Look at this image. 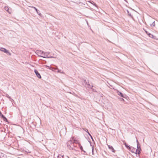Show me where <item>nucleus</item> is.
<instances>
[{
    "mask_svg": "<svg viewBox=\"0 0 158 158\" xmlns=\"http://www.w3.org/2000/svg\"><path fill=\"white\" fill-rule=\"evenodd\" d=\"M145 33L148 35V33H149L147 31H145Z\"/></svg>",
    "mask_w": 158,
    "mask_h": 158,
    "instance_id": "473e14b6",
    "label": "nucleus"
},
{
    "mask_svg": "<svg viewBox=\"0 0 158 158\" xmlns=\"http://www.w3.org/2000/svg\"><path fill=\"white\" fill-rule=\"evenodd\" d=\"M76 147V146H75L74 145V143H73L71 145H70V146H69L68 147V148H69V149H70V150H76V149L75 148Z\"/></svg>",
    "mask_w": 158,
    "mask_h": 158,
    "instance_id": "20e7f679",
    "label": "nucleus"
},
{
    "mask_svg": "<svg viewBox=\"0 0 158 158\" xmlns=\"http://www.w3.org/2000/svg\"><path fill=\"white\" fill-rule=\"evenodd\" d=\"M6 96L9 98L10 101H11L12 100H13L11 98V97H10L8 94H6Z\"/></svg>",
    "mask_w": 158,
    "mask_h": 158,
    "instance_id": "4468645a",
    "label": "nucleus"
},
{
    "mask_svg": "<svg viewBox=\"0 0 158 158\" xmlns=\"http://www.w3.org/2000/svg\"><path fill=\"white\" fill-rule=\"evenodd\" d=\"M58 72L59 73H64V72L63 71H61L60 70H59V69H58Z\"/></svg>",
    "mask_w": 158,
    "mask_h": 158,
    "instance_id": "5701e85b",
    "label": "nucleus"
},
{
    "mask_svg": "<svg viewBox=\"0 0 158 158\" xmlns=\"http://www.w3.org/2000/svg\"><path fill=\"white\" fill-rule=\"evenodd\" d=\"M94 150V148L93 147H92V152H93V150Z\"/></svg>",
    "mask_w": 158,
    "mask_h": 158,
    "instance_id": "72a5a7b5",
    "label": "nucleus"
},
{
    "mask_svg": "<svg viewBox=\"0 0 158 158\" xmlns=\"http://www.w3.org/2000/svg\"><path fill=\"white\" fill-rule=\"evenodd\" d=\"M136 142H137V144L138 146V145H139V143L137 139H136Z\"/></svg>",
    "mask_w": 158,
    "mask_h": 158,
    "instance_id": "c85d7f7f",
    "label": "nucleus"
},
{
    "mask_svg": "<svg viewBox=\"0 0 158 158\" xmlns=\"http://www.w3.org/2000/svg\"><path fill=\"white\" fill-rule=\"evenodd\" d=\"M86 85H87L86 86L89 88L92 89L93 87V85H90L89 84H86Z\"/></svg>",
    "mask_w": 158,
    "mask_h": 158,
    "instance_id": "f8f14e48",
    "label": "nucleus"
},
{
    "mask_svg": "<svg viewBox=\"0 0 158 158\" xmlns=\"http://www.w3.org/2000/svg\"><path fill=\"white\" fill-rule=\"evenodd\" d=\"M120 100L121 101H124V100L123 98H121L120 99Z\"/></svg>",
    "mask_w": 158,
    "mask_h": 158,
    "instance_id": "7c9ffc66",
    "label": "nucleus"
},
{
    "mask_svg": "<svg viewBox=\"0 0 158 158\" xmlns=\"http://www.w3.org/2000/svg\"><path fill=\"white\" fill-rule=\"evenodd\" d=\"M85 131L86 132H87L88 134V133H89V131H88V129H86L85 130Z\"/></svg>",
    "mask_w": 158,
    "mask_h": 158,
    "instance_id": "c756f323",
    "label": "nucleus"
},
{
    "mask_svg": "<svg viewBox=\"0 0 158 158\" xmlns=\"http://www.w3.org/2000/svg\"><path fill=\"white\" fill-rule=\"evenodd\" d=\"M91 138V139H92V140H93V137L92 136V137H90Z\"/></svg>",
    "mask_w": 158,
    "mask_h": 158,
    "instance_id": "f704fd0d",
    "label": "nucleus"
},
{
    "mask_svg": "<svg viewBox=\"0 0 158 158\" xmlns=\"http://www.w3.org/2000/svg\"><path fill=\"white\" fill-rule=\"evenodd\" d=\"M88 135L90 136V137H92V135H91L89 133H88Z\"/></svg>",
    "mask_w": 158,
    "mask_h": 158,
    "instance_id": "2f4dec72",
    "label": "nucleus"
},
{
    "mask_svg": "<svg viewBox=\"0 0 158 158\" xmlns=\"http://www.w3.org/2000/svg\"><path fill=\"white\" fill-rule=\"evenodd\" d=\"M127 12L128 14V15L131 17H132V16L131 15V13H129V12L127 10Z\"/></svg>",
    "mask_w": 158,
    "mask_h": 158,
    "instance_id": "b1692460",
    "label": "nucleus"
},
{
    "mask_svg": "<svg viewBox=\"0 0 158 158\" xmlns=\"http://www.w3.org/2000/svg\"><path fill=\"white\" fill-rule=\"evenodd\" d=\"M93 92H94V89H93Z\"/></svg>",
    "mask_w": 158,
    "mask_h": 158,
    "instance_id": "c9c22d12",
    "label": "nucleus"
},
{
    "mask_svg": "<svg viewBox=\"0 0 158 158\" xmlns=\"http://www.w3.org/2000/svg\"><path fill=\"white\" fill-rule=\"evenodd\" d=\"M124 144L125 145V147L127 149H129V148H130V147L126 143H124Z\"/></svg>",
    "mask_w": 158,
    "mask_h": 158,
    "instance_id": "2eb2a0df",
    "label": "nucleus"
},
{
    "mask_svg": "<svg viewBox=\"0 0 158 158\" xmlns=\"http://www.w3.org/2000/svg\"><path fill=\"white\" fill-rule=\"evenodd\" d=\"M155 26V21H154V22H153V23L151 25V26Z\"/></svg>",
    "mask_w": 158,
    "mask_h": 158,
    "instance_id": "bb28decb",
    "label": "nucleus"
},
{
    "mask_svg": "<svg viewBox=\"0 0 158 158\" xmlns=\"http://www.w3.org/2000/svg\"><path fill=\"white\" fill-rule=\"evenodd\" d=\"M2 118L3 119V120L4 121H6V122H7L8 123L7 119L6 118L5 116L3 117Z\"/></svg>",
    "mask_w": 158,
    "mask_h": 158,
    "instance_id": "f3484780",
    "label": "nucleus"
},
{
    "mask_svg": "<svg viewBox=\"0 0 158 158\" xmlns=\"http://www.w3.org/2000/svg\"><path fill=\"white\" fill-rule=\"evenodd\" d=\"M63 157H64L63 156H58V158H63Z\"/></svg>",
    "mask_w": 158,
    "mask_h": 158,
    "instance_id": "cd10ccee",
    "label": "nucleus"
},
{
    "mask_svg": "<svg viewBox=\"0 0 158 158\" xmlns=\"http://www.w3.org/2000/svg\"><path fill=\"white\" fill-rule=\"evenodd\" d=\"M73 138H71V139L68 141L67 142V146L68 148L70 145H71L73 143Z\"/></svg>",
    "mask_w": 158,
    "mask_h": 158,
    "instance_id": "7ed1b4c3",
    "label": "nucleus"
},
{
    "mask_svg": "<svg viewBox=\"0 0 158 158\" xmlns=\"http://www.w3.org/2000/svg\"><path fill=\"white\" fill-rule=\"evenodd\" d=\"M34 72L35 74L36 75V76L39 78H41V77L40 75V73L38 72V71L36 70V69H35L34 70Z\"/></svg>",
    "mask_w": 158,
    "mask_h": 158,
    "instance_id": "39448f33",
    "label": "nucleus"
},
{
    "mask_svg": "<svg viewBox=\"0 0 158 158\" xmlns=\"http://www.w3.org/2000/svg\"><path fill=\"white\" fill-rule=\"evenodd\" d=\"M118 94L119 95V96H120L122 97H123L124 98H125L126 95H124L123 94H122L121 92L118 91L117 92Z\"/></svg>",
    "mask_w": 158,
    "mask_h": 158,
    "instance_id": "6e6552de",
    "label": "nucleus"
},
{
    "mask_svg": "<svg viewBox=\"0 0 158 158\" xmlns=\"http://www.w3.org/2000/svg\"><path fill=\"white\" fill-rule=\"evenodd\" d=\"M137 149H138L139 150V149H141V148H140V145H138V146L137 145Z\"/></svg>",
    "mask_w": 158,
    "mask_h": 158,
    "instance_id": "a878e982",
    "label": "nucleus"
},
{
    "mask_svg": "<svg viewBox=\"0 0 158 158\" xmlns=\"http://www.w3.org/2000/svg\"><path fill=\"white\" fill-rule=\"evenodd\" d=\"M44 52L42 51L41 50H37L36 51V53L38 54L42 55L44 54Z\"/></svg>",
    "mask_w": 158,
    "mask_h": 158,
    "instance_id": "0eeeda50",
    "label": "nucleus"
},
{
    "mask_svg": "<svg viewBox=\"0 0 158 158\" xmlns=\"http://www.w3.org/2000/svg\"><path fill=\"white\" fill-rule=\"evenodd\" d=\"M109 148L110 149L111 151L113 152H114L115 150L114 149V148L112 146H110V145H108Z\"/></svg>",
    "mask_w": 158,
    "mask_h": 158,
    "instance_id": "9d476101",
    "label": "nucleus"
},
{
    "mask_svg": "<svg viewBox=\"0 0 158 158\" xmlns=\"http://www.w3.org/2000/svg\"><path fill=\"white\" fill-rule=\"evenodd\" d=\"M39 56H40L41 57H44V58H54V57H53L52 56H48H48H40V55H39Z\"/></svg>",
    "mask_w": 158,
    "mask_h": 158,
    "instance_id": "ddd939ff",
    "label": "nucleus"
},
{
    "mask_svg": "<svg viewBox=\"0 0 158 158\" xmlns=\"http://www.w3.org/2000/svg\"><path fill=\"white\" fill-rule=\"evenodd\" d=\"M141 151V149H137V154L139 155L140 153V151Z\"/></svg>",
    "mask_w": 158,
    "mask_h": 158,
    "instance_id": "aec40b11",
    "label": "nucleus"
},
{
    "mask_svg": "<svg viewBox=\"0 0 158 158\" xmlns=\"http://www.w3.org/2000/svg\"><path fill=\"white\" fill-rule=\"evenodd\" d=\"M148 35L150 38H153V35L151 34V33H148Z\"/></svg>",
    "mask_w": 158,
    "mask_h": 158,
    "instance_id": "6ab92c4d",
    "label": "nucleus"
},
{
    "mask_svg": "<svg viewBox=\"0 0 158 158\" xmlns=\"http://www.w3.org/2000/svg\"><path fill=\"white\" fill-rule=\"evenodd\" d=\"M30 7L31 8L34 9L36 11V12L38 14V15H40V16H41V14L40 12V11L39 10H38V9L36 8L35 7L33 6H30Z\"/></svg>",
    "mask_w": 158,
    "mask_h": 158,
    "instance_id": "423d86ee",
    "label": "nucleus"
},
{
    "mask_svg": "<svg viewBox=\"0 0 158 158\" xmlns=\"http://www.w3.org/2000/svg\"><path fill=\"white\" fill-rule=\"evenodd\" d=\"M90 2L92 4H93V5H94V6H97L96 4L94 2L92 1H90Z\"/></svg>",
    "mask_w": 158,
    "mask_h": 158,
    "instance_id": "412c9836",
    "label": "nucleus"
},
{
    "mask_svg": "<svg viewBox=\"0 0 158 158\" xmlns=\"http://www.w3.org/2000/svg\"><path fill=\"white\" fill-rule=\"evenodd\" d=\"M5 10L7 11L8 13H10V12L9 11V8L7 6H5L4 7Z\"/></svg>",
    "mask_w": 158,
    "mask_h": 158,
    "instance_id": "dca6fc26",
    "label": "nucleus"
},
{
    "mask_svg": "<svg viewBox=\"0 0 158 158\" xmlns=\"http://www.w3.org/2000/svg\"><path fill=\"white\" fill-rule=\"evenodd\" d=\"M4 154L2 153H0V158H3V157H4Z\"/></svg>",
    "mask_w": 158,
    "mask_h": 158,
    "instance_id": "4be33fe9",
    "label": "nucleus"
},
{
    "mask_svg": "<svg viewBox=\"0 0 158 158\" xmlns=\"http://www.w3.org/2000/svg\"><path fill=\"white\" fill-rule=\"evenodd\" d=\"M73 142L74 143H78V140H76V139H74V137H73Z\"/></svg>",
    "mask_w": 158,
    "mask_h": 158,
    "instance_id": "a211bd4d",
    "label": "nucleus"
},
{
    "mask_svg": "<svg viewBox=\"0 0 158 158\" xmlns=\"http://www.w3.org/2000/svg\"><path fill=\"white\" fill-rule=\"evenodd\" d=\"M50 53V52H44V56H47L49 55Z\"/></svg>",
    "mask_w": 158,
    "mask_h": 158,
    "instance_id": "9b49d317",
    "label": "nucleus"
},
{
    "mask_svg": "<svg viewBox=\"0 0 158 158\" xmlns=\"http://www.w3.org/2000/svg\"><path fill=\"white\" fill-rule=\"evenodd\" d=\"M0 116H1L2 118L4 116L3 114H2L1 112H0Z\"/></svg>",
    "mask_w": 158,
    "mask_h": 158,
    "instance_id": "393cba45",
    "label": "nucleus"
},
{
    "mask_svg": "<svg viewBox=\"0 0 158 158\" xmlns=\"http://www.w3.org/2000/svg\"><path fill=\"white\" fill-rule=\"evenodd\" d=\"M128 150H129V151H131L132 152L135 153V154H137V149H136L132 147H130V148H129Z\"/></svg>",
    "mask_w": 158,
    "mask_h": 158,
    "instance_id": "f03ea898",
    "label": "nucleus"
},
{
    "mask_svg": "<svg viewBox=\"0 0 158 158\" xmlns=\"http://www.w3.org/2000/svg\"><path fill=\"white\" fill-rule=\"evenodd\" d=\"M78 144L79 147L80 148V149L84 153H86V152L83 150V147H82V146H81V144L80 143H78Z\"/></svg>",
    "mask_w": 158,
    "mask_h": 158,
    "instance_id": "1a4fd4ad",
    "label": "nucleus"
},
{
    "mask_svg": "<svg viewBox=\"0 0 158 158\" xmlns=\"http://www.w3.org/2000/svg\"><path fill=\"white\" fill-rule=\"evenodd\" d=\"M0 50L1 51L5 53H6L8 55L10 56L11 55V53L9 52V51L7 50L5 48H0Z\"/></svg>",
    "mask_w": 158,
    "mask_h": 158,
    "instance_id": "f257e3e1",
    "label": "nucleus"
}]
</instances>
